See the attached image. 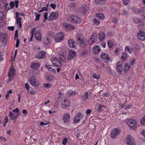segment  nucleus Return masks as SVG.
I'll use <instances>...</instances> for the list:
<instances>
[{
	"mask_svg": "<svg viewBox=\"0 0 145 145\" xmlns=\"http://www.w3.org/2000/svg\"><path fill=\"white\" fill-rule=\"evenodd\" d=\"M126 122L127 124L131 130H134L137 127V123L134 120L131 119H129L125 121Z\"/></svg>",
	"mask_w": 145,
	"mask_h": 145,
	"instance_id": "obj_1",
	"label": "nucleus"
},
{
	"mask_svg": "<svg viewBox=\"0 0 145 145\" xmlns=\"http://www.w3.org/2000/svg\"><path fill=\"white\" fill-rule=\"evenodd\" d=\"M29 81L30 84L34 87H37L39 86V82L35 77H31L29 78Z\"/></svg>",
	"mask_w": 145,
	"mask_h": 145,
	"instance_id": "obj_2",
	"label": "nucleus"
},
{
	"mask_svg": "<svg viewBox=\"0 0 145 145\" xmlns=\"http://www.w3.org/2000/svg\"><path fill=\"white\" fill-rule=\"evenodd\" d=\"M56 42H60L64 38V34L63 32H59L57 33L54 37Z\"/></svg>",
	"mask_w": 145,
	"mask_h": 145,
	"instance_id": "obj_3",
	"label": "nucleus"
},
{
	"mask_svg": "<svg viewBox=\"0 0 145 145\" xmlns=\"http://www.w3.org/2000/svg\"><path fill=\"white\" fill-rule=\"evenodd\" d=\"M126 144L128 145H136L134 140L130 135H128L126 137Z\"/></svg>",
	"mask_w": 145,
	"mask_h": 145,
	"instance_id": "obj_4",
	"label": "nucleus"
},
{
	"mask_svg": "<svg viewBox=\"0 0 145 145\" xmlns=\"http://www.w3.org/2000/svg\"><path fill=\"white\" fill-rule=\"evenodd\" d=\"M138 38L141 40H144L145 39V32L142 30L139 31L137 34Z\"/></svg>",
	"mask_w": 145,
	"mask_h": 145,
	"instance_id": "obj_5",
	"label": "nucleus"
},
{
	"mask_svg": "<svg viewBox=\"0 0 145 145\" xmlns=\"http://www.w3.org/2000/svg\"><path fill=\"white\" fill-rule=\"evenodd\" d=\"M68 44L70 48H75L76 47L77 43L72 39H70L68 41Z\"/></svg>",
	"mask_w": 145,
	"mask_h": 145,
	"instance_id": "obj_6",
	"label": "nucleus"
},
{
	"mask_svg": "<svg viewBox=\"0 0 145 145\" xmlns=\"http://www.w3.org/2000/svg\"><path fill=\"white\" fill-rule=\"evenodd\" d=\"M52 61L53 64L56 67H59L62 65L61 61L57 58L54 57L52 59Z\"/></svg>",
	"mask_w": 145,
	"mask_h": 145,
	"instance_id": "obj_7",
	"label": "nucleus"
},
{
	"mask_svg": "<svg viewBox=\"0 0 145 145\" xmlns=\"http://www.w3.org/2000/svg\"><path fill=\"white\" fill-rule=\"evenodd\" d=\"M58 14L57 12H52L48 16L49 20L56 19L58 17Z\"/></svg>",
	"mask_w": 145,
	"mask_h": 145,
	"instance_id": "obj_8",
	"label": "nucleus"
},
{
	"mask_svg": "<svg viewBox=\"0 0 145 145\" xmlns=\"http://www.w3.org/2000/svg\"><path fill=\"white\" fill-rule=\"evenodd\" d=\"M70 105V103L69 101L67 99H65L61 104V107L63 108H66L69 106Z\"/></svg>",
	"mask_w": 145,
	"mask_h": 145,
	"instance_id": "obj_9",
	"label": "nucleus"
},
{
	"mask_svg": "<svg viewBox=\"0 0 145 145\" xmlns=\"http://www.w3.org/2000/svg\"><path fill=\"white\" fill-rule=\"evenodd\" d=\"M120 133V132L117 129L115 128L113 129L110 134L111 137L113 138H115L116 135H117L118 133Z\"/></svg>",
	"mask_w": 145,
	"mask_h": 145,
	"instance_id": "obj_10",
	"label": "nucleus"
},
{
	"mask_svg": "<svg viewBox=\"0 0 145 145\" xmlns=\"http://www.w3.org/2000/svg\"><path fill=\"white\" fill-rule=\"evenodd\" d=\"M123 69L122 65L121 62H119L117 63L116 69L117 72L119 74H121L122 73Z\"/></svg>",
	"mask_w": 145,
	"mask_h": 145,
	"instance_id": "obj_11",
	"label": "nucleus"
},
{
	"mask_svg": "<svg viewBox=\"0 0 145 145\" xmlns=\"http://www.w3.org/2000/svg\"><path fill=\"white\" fill-rule=\"evenodd\" d=\"M76 52L74 51L70 50L69 52V55L67 56V59L70 60L72 59L75 56Z\"/></svg>",
	"mask_w": 145,
	"mask_h": 145,
	"instance_id": "obj_12",
	"label": "nucleus"
},
{
	"mask_svg": "<svg viewBox=\"0 0 145 145\" xmlns=\"http://www.w3.org/2000/svg\"><path fill=\"white\" fill-rule=\"evenodd\" d=\"M83 35L81 33H78L77 35L76 39L77 41L79 42L80 44L84 43V40H83Z\"/></svg>",
	"mask_w": 145,
	"mask_h": 145,
	"instance_id": "obj_13",
	"label": "nucleus"
},
{
	"mask_svg": "<svg viewBox=\"0 0 145 145\" xmlns=\"http://www.w3.org/2000/svg\"><path fill=\"white\" fill-rule=\"evenodd\" d=\"M19 14L18 12H16V18L17 24H19V26L20 28L22 27V24L21 23V18L19 17Z\"/></svg>",
	"mask_w": 145,
	"mask_h": 145,
	"instance_id": "obj_14",
	"label": "nucleus"
},
{
	"mask_svg": "<svg viewBox=\"0 0 145 145\" xmlns=\"http://www.w3.org/2000/svg\"><path fill=\"white\" fill-rule=\"evenodd\" d=\"M35 32V36L36 40L38 41H40L41 40L40 31V30H37Z\"/></svg>",
	"mask_w": 145,
	"mask_h": 145,
	"instance_id": "obj_15",
	"label": "nucleus"
},
{
	"mask_svg": "<svg viewBox=\"0 0 145 145\" xmlns=\"http://www.w3.org/2000/svg\"><path fill=\"white\" fill-rule=\"evenodd\" d=\"M63 118L65 123L68 122L69 121V120L70 118L69 114V113L64 114L63 116Z\"/></svg>",
	"mask_w": 145,
	"mask_h": 145,
	"instance_id": "obj_16",
	"label": "nucleus"
},
{
	"mask_svg": "<svg viewBox=\"0 0 145 145\" xmlns=\"http://www.w3.org/2000/svg\"><path fill=\"white\" fill-rule=\"evenodd\" d=\"M15 73V70L14 66L13 65H12L10 69L9 72V77L11 78Z\"/></svg>",
	"mask_w": 145,
	"mask_h": 145,
	"instance_id": "obj_17",
	"label": "nucleus"
},
{
	"mask_svg": "<svg viewBox=\"0 0 145 145\" xmlns=\"http://www.w3.org/2000/svg\"><path fill=\"white\" fill-rule=\"evenodd\" d=\"M45 54V52L42 51L38 53L36 55V56L38 59H43L44 58Z\"/></svg>",
	"mask_w": 145,
	"mask_h": 145,
	"instance_id": "obj_18",
	"label": "nucleus"
},
{
	"mask_svg": "<svg viewBox=\"0 0 145 145\" xmlns=\"http://www.w3.org/2000/svg\"><path fill=\"white\" fill-rule=\"evenodd\" d=\"M99 46H97L93 48V49L92 53L94 55H96L97 53H99L100 50V48H99Z\"/></svg>",
	"mask_w": 145,
	"mask_h": 145,
	"instance_id": "obj_19",
	"label": "nucleus"
},
{
	"mask_svg": "<svg viewBox=\"0 0 145 145\" xmlns=\"http://www.w3.org/2000/svg\"><path fill=\"white\" fill-rule=\"evenodd\" d=\"M40 66V64L38 63L33 62L31 63L30 67L34 69H37Z\"/></svg>",
	"mask_w": 145,
	"mask_h": 145,
	"instance_id": "obj_20",
	"label": "nucleus"
},
{
	"mask_svg": "<svg viewBox=\"0 0 145 145\" xmlns=\"http://www.w3.org/2000/svg\"><path fill=\"white\" fill-rule=\"evenodd\" d=\"M100 56L103 59H105L107 61H108L110 59V58L108 57V55L104 52H102Z\"/></svg>",
	"mask_w": 145,
	"mask_h": 145,
	"instance_id": "obj_21",
	"label": "nucleus"
},
{
	"mask_svg": "<svg viewBox=\"0 0 145 145\" xmlns=\"http://www.w3.org/2000/svg\"><path fill=\"white\" fill-rule=\"evenodd\" d=\"M99 35V39L100 41H102L105 39V35L103 32H101Z\"/></svg>",
	"mask_w": 145,
	"mask_h": 145,
	"instance_id": "obj_22",
	"label": "nucleus"
},
{
	"mask_svg": "<svg viewBox=\"0 0 145 145\" xmlns=\"http://www.w3.org/2000/svg\"><path fill=\"white\" fill-rule=\"evenodd\" d=\"M131 65L129 64L126 63L124 65V68L123 69V71L124 72H126L129 71Z\"/></svg>",
	"mask_w": 145,
	"mask_h": 145,
	"instance_id": "obj_23",
	"label": "nucleus"
},
{
	"mask_svg": "<svg viewBox=\"0 0 145 145\" xmlns=\"http://www.w3.org/2000/svg\"><path fill=\"white\" fill-rule=\"evenodd\" d=\"M64 25L67 29H70L73 30H74L75 29V27L73 25L69 23H65L64 24Z\"/></svg>",
	"mask_w": 145,
	"mask_h": 145,
	"instance_id": "obj_24",
	"label": "nucleus"
},
{
	"mask_svg": "<svg viewBox=\"0 0 145 145\" xmlns=\"http://www.w3.org/2000/svg\"><path fill=\"white\" fill-rule=\"evenodd\" d=\"M88 92H86L81 97V99L83 101H86L88 98Z\"/></svg>",
	"mask_w": 145,
	"mask_h": 145,
	"instance_id": "obj_25",
	"label": "nucleus"
},
{
	"mask_svg": "<svg viewBox=\"0 0 145 145\" xmlns=\"http://www.w3.org/2000/svg\"><path fill=\"white\" fill-rule=\"evenodd\" d=\"M95 2L97 5L99 4L102 5L105 4L106 1L105 0H95Z\"/></svg>",
	"mask_w": 145,
	"mask_h": 145,
	"instance_id": "obj_26",
	"label": "nucleus"
},
{
	"mask_svg": "<svg viewBox=\"0 0 145 145\" xmlns=\"http://www.w3.org/2000/svg\"><path fill=\"white\" fill-rule=\"evenodd\" d=\"M66 55H65L63 53V54H61L59 55V58L60 60L63 62H65L66 60Z\"/></svg>",
	"mask_w": 145,
	"mask_h": 145,
	"instance_id": "obj_27",
	"label": "nucleus"
},
{
	"mask_svg": "<svg viewBox=\"0 0 145 145\" xmlns=\"http://www.w3.org/2000/svg\"><path fill=\"white\" fill-rule=\"evenodd\" d=\"M121 58L122 61H124L127 58V54L126 52H123L122 53L121 56Z\"/></svg>",
	"mask_w": 145,
	"mask_h": 145,
	"instance_id": "obj_28",
	"label": "nucleus"
},
{
	"mask_svg": "<svg viewBox=\"0 0 145 145\" xmlns=\"http://www.w3.org/2000/svg\"><path fill=\"white\" fill-rule=\"evenodd\" d=\"M70 21L76 23V19H77V17L72 15L69 17Z\"/></svg>",
	"mask_w": 145,
	"mask_h": 145,
	"instance_id": "obj_29",
	"label": "nucleus"
},
{
	"mask_svg": "<svg viewBox=\"0 0 145 145\" xmlns=\"http://www.w3.org/2000/svg\"><path fill=\"white\" fill-rule=\"evenodd\" d=\"M73 119L74 120V123H78L80 121V120H81L80 118H79V117H78V116L76 115L74 117Z\"/></svg>",
	"mask_w": 145,
	"mask_h": 145,
	"instance_id": "obj_30",
	"label": "nucleus"
},
{
	"mask_svg": "<svg viewBox=\"0 0 145 145\" xmlns=\"http://www.w3.org/2000/svg\"><path fill=\"white\" fill-rule=\"evenodd\" d=\"M96 17L97 18H99L100 20H103L104 18V15L102 13L97 14H96Z\"/></svg>",
	"mask_w": 145,
	"mask_h": 145,
	"instance_id": "obj_31",
	"label": "nucleus"
},
{
	"mask_svg": "<svg viewBox=\"0 0 145 145\" xmlns=\"http://www.w3.org/2000/svg\"><path fill=\"white\" fill-rule=\"evenodd\" d=\"M144 21H142L141 23L138 25V28L141 29H145V25L143 24Z\"/></svg>",
	"mask_w": 145,
	"mask_h": 145,
	"instance_id": "obj_32",
	"label": "nucleus"
},
{
	"mask_svg": "<svg viewBox=\"0 0 145 145\" xmlns=\"http://www.w3.org/2000/svg\"><path fill=\"white\" fill-rule=\"evenodd\" d=\"M6 38V34L5 33L2 34L1 36L0 39L2 41L5 40Z\"/></svg>",
	"mask_w": 145,
	"mask_h": 145,
	"instance_id": "obj_33",
	"label": "nucleus"
},
{
	"mask_svg": "<svg viewBox=\"0 0 145 145\" xmlns=\"http://www.w3.org/2000/svg\"><path fill=\"white\" fill-rule=\"evenodd\" d=\"M92 22H93V24L95 25H99L100 24V22L96 19H93L92 20Z\"/></svg>",
	"mask_w": 145,
	"mask_h": 145,
	"instance_id": "obj_34",
	"label": "nucleus"
},
{
	"mask_svg": "<svg viewBox=\"0 0 145 145\" xmlns=\"http://www.w3.org/2000/svg\"><path fill=\"white\" fill-rule=\"evenodd\" d=\"M133 48L137 50H139L140 49V47L139 45L137 44H135L133 46Z\"/></svg>",
	"mask_w": 145,
	"mask_h": 145,
	"instance_id": "obj_35",
	"label": "nucleus"
},
{
	"mask_svg": "<svg viewBox=\"0 0 145 145\" xmlns=\"http://www.w3.org/2000/svg\"><path fill=\"white\" fill-rule=\"evenodd\" d=\"M44 43L48 45L49 44L50 40L49 38L48 37H45L44 39Z\"/></svg>",
	"mask_w": 145,
	"mask_h": 145,
	"instance_id": "obj_36",
	"label": "nucleus"
},
{
	"mask_svg": "<svg viewBox=\"0 0 145 145\" xmlns=\"http://www.w3.org/2000/svg\"><path fill=\"white\" fill-rule=\"evenodd\" d=\"M130 46H128L125 48V50L128 51L130 54H131L133 52Z\"/></svg>",
	"mask_w": 145,
	"mask_h": 145,
	"instance_id": "obj_37",
	"label": "nucleus"
},
{
	"mask_svg": "<svg viewBox=\"0 0 145 145\" xmlns=\"http://www.w3.org/2000/svg\"><path fill=\"white\" fill-rule=\"evenodd\" d=\"M71 10H73L76 7V4L75 3H72L70 4L69 5Z\"/></svg>",
	"mask_w": 145,
	"mask_h": 145,
	"instance_id": "obj_38",
	"label": "nucleus"
},
{
	"mask_svg": "<svg viewBox=\"0 0 145 145\" xmlns=\"http://www.w3.org/2000/svg\"><path fill=\"white\" fill-rule=\"evenodd\" d=\"M36 29V28H33V29L32 31H31V36L30 39L29 40V41H31L32 40V38L33 37V35H34V33L35 32V31Z\"/></svg>",
	"mask_w": 145,
	"mask_h": 145,
	"instance_id": "obj_39",
	"label": "nucleus"
},
{
	"mask_svg": "<svg viewBox=\"0 0 145 145\" xmlns=\"http://www.w3.org/2000/svg\"><path fill=\"white\" fill-rule=\"evenodd\" d=\"M140 123L142 125H145V114L141 119Z\"/></svg>",
	"mask_w": 145,
	"mask_h": 145,
	"instance_id": "obj_40",
	"label": "nucleus"
},
{
	"mask_svg": "<svg viewBox=\"0 0 145 145\" xmlns=\"http://www.w3.org/2000/svg\"><path fill=\"white\" fill-rule=\"evenodd\" d=\"M45 67H46L50 71L53 72L54 70V69L51 67L50 65H45Z\"/></svg>",
	"mask_w": 145,
	"mask_h": 145,
	"instance_id": "obj_41",
	"label": "nucleus"
},
{
	"mask_svg": "<svg viewBox=\"0 0 145 145\" xmlns=\"http://www.w3.org/2000/svg\"><path fill=\"white\" fill-rule=\"evenodd\" d=\"M97 35L96 33H94L91 37L90 39L94 40H95L96 37H97Z\"/></svg>",
	"mask_w": 145,
	"mask_h": 145,
	"instance_id": "obj_42",
	"label": "nucleus"
},
{
	"mask_svg": "<svg viewBox=\"0 0 145 145\" xmlns=\"http://www.w3.org/2000/svg\"><path fill=\"white\" fill-rule=\"evenodd\" d=\"M88 51L86 50H84L82 52L81 54L83 56H85L88 53Z\"/></svg>",
	"mask_w": 145,
	"mask_h": 145,
	"instance_id": "obj_43",
	"label": "nucleus"
},
{
	"mask_svg": "<svg viewBox=\"0 0 145 145\" xmlns=\"http://www.w3.org/2000/svg\"><path fill=\"white\" fill-rule=\"evenodd\" d=\"M41 14H37V13H36L35 14L36 18L35 19V20L38 21L39 19Z\"/></svg>",
	"mask_w": 145,
	"mask_h": 145,
	"instance_id": "obj_44",
	"label": "nucleus"
},
{
	"mask_svg": "<svg viewBox=\"0 0 145 145\" xmlns=\"http://www.w3.org/2000/svg\"><path fill=\"white\" fill-rule=\"evenodd\" d=\"M76 116H77L78 117H79V118H80L81 119H82L84 116L83 114H81L80 112H78Z\"/></svg>",
	"mask_w": 145,
	"mask_h": 145,
	"instance_id": "obj_45",
	"label": "nucleus"
},
{
	"mask_svg": "<svg viewBox=\"0 0 145 145\" xmlns=\"http://www.w3.org/2000/svg\"><path fill=\"white\" fill-rule=\"evenodd\" d=\"M107 45L110 47L111 48L112 46L113 45V42L112 41L110 40L108 42Z\"/></svg>",
	"mask_w": 145,
	"mask_h": 145,
	"instance_id": "obj_46",
	"label": "nucleus"
},
{
	"mask_svg": "<svg viewBox=\"0 0 145 145\" xmlns=\"http://www.w3.org/2000/svg\"><path fill=\"white\" fill-rule=\"evenodd\" d=\"M68 141L67 139L66 138H64L62 144L63 145H65Z\"/></svg>",
	"mask_w": 145,
	"mask_h": 145,
	"instance_id": "obj_47",
	"label": "nucleus"
},
{
	"mask_svg": "<svg viewBox=\"0 0 145 145\" xmlns=\"http://www.w3.org/2000/svg\"><path fill=\"white\" fill-rule=\"evenodd\" d=\"M45 88H49L52 86V85L49 83H45L44 84Z\"/></svg>",
	"mask_w": 145,
	"mask_h": 145,
	"instance_id": "obj_48",
	"label": "nucleus"
},
{
	"mask_svg": "<svg viewBox=\"0 0 145 145\" xmlns=\"http://www.w3.org/2000/svg\"><path fill=\"white\" fill-rule=\"evenodd\" d=\"M19 116V113L17 114L16 115L14 116H13V117L11 118V119L12 120H14L15 121L16 120V119L18 118V117Z\"/></svg>",
	"mask_w": 145,
	"mask_h": 145,
	"instance_id": "obj_49",
	"label": "nucleus"
},
{
	"mask_svg": "<svg viewBox=\"0 0 145 145\" xmlns=\"http://www.w3.org/2000/svg\"><path fill=\"white\" fill-rule=\"evenodd\" d=\"M48 13L47 12H46L44 14V19L45 20H43V21H45L47 19V16L48 15Z\"/></svg>",
	"mask_w": 145,
	"mask_h": 145,
	"instance_id": "obj_50",
	"label": "nucleus"
},
{
	"mask_svg": "<svg viewBox=\"0 0 145 145\" xmlns=\"http://www.w3.org/2000/svg\"><path fill=\"white\" fill-rule=\"evenodd\" d=\"M93 77H94L96 79H99L100 78V76L99 75H97L95 73H94L93 74Z\"/></svg>",
	"mask_w": 145,
	"mask_h": 145,
	"instance_id": "obj_51",
	"label": "nucleus"
},
{
	"mask_svg": "<svg viewBox=\"0 0 145 145\" xmlns=\"http://www.w3.org/2000/svg\"><path fill=\"white\" fill-rule=\"evenodd\" d=\"M59 103V102L58 100H56L54 103V106L56 107H58Z\"/></svg>",
	"mask_w": 145,
	"mask_h": 145,
	"instance_id": "obj_52",
	"label": "nucleus"
},
{
	"mask_svg": "<svg viewBox=\"0 0 145 145\" xmlns=\"http://www.w3.org/2000/svg\"><path fill=\"white\" fill-rule=\"evenodd\" d=\"M18 37V32L17 30H16L15 32L14 39H16Z\"/></svg>",
	"mask_w": 145,
	"mask_h": 145,
	"instance_id": "obj_53",
	"label": "nucleus"
},
{
	"mask_svg": "<svg viewBox=\"0 0 145 145\" xmlns=\"http://www.w3.org/2000/svg\"><path fill=\"white\" fill-rule=\"evenodd\" d=\"M50 7L52 8L54 10L56 8V5L55 4H54L53 3H51L50 4Z\"/></svg>",
	"mask_w": 145,
	"mask_h": 145,
	"instance_id": "obj_54",
	"label": "nucleus"
},
{
	"mask_svg": "<svg viewBox=\"0 0 145 145\" xmlns=\"http://www.w3.org/2000/svg\"><path fill=\"white\" fill-rule=\"evenodd\" d=\"M123 5H127L129 3V0H123Z\"/></svg>",
	"mask_w": 145,
	"mask_h": 145,
	"instance_id": "obj_55",
	"label": "nucleus"
},
{
	"mask_svg": "<svg viewBox=\"0 0 145 145\" xmlns=\"http://www.w3.org/2000/svg\"><path fill=\"white\" fill-rule=\"evenodd\" d=\"M117 20L116 18L115 17H114L113 18L112 20V22L114 24H116L117 23Z\"/></svg>",
	"mask_w": 145,
	"mask_h": 145,
	"instance_id": "obj_56",
	"label": "nucleus"
},
{
	"mask_svg": "<svg viewBox=\"0 0 145 145\" xmlns=\"http://www.w3.org/2000/svg\"><path fill=\"white\" fill-rule=\"evenodd\" d=\"M10 5L11 8H14L15 5L14 2L13 1L11 2L10 4Z\"/></svg>",
	"mask_w": 145,
	"mask_h": 145,
	"instance_id": "obj_57",
	"label": "nucleus"
},
{
	"mask_svg": "<svg viewBox=\"0 0 145 145\" xmlns=\"http://www.w3.org/2000/svg\"><path fill=\"white\" fill-rule=\"evenodd\" d=\"M25 87L28 91L29 90V87L28 83H26L25 84Z\"/></svg>",
	"mask_w": 145,
	"mask_h": 145,
	"instance_id": "obj_58",
	"label": "nucleus"
},
{
	"mask_svg": "<svg viewBox=\"0 0 145 145\" xmlns=\"http://www.w3.org/2000/svg\"><path fill=\"white\" fill-rule=\"evenodd\" d=\"M94 40L89 39L88 41V43L90 44H91L94 43Z\"/></svg>",
	"mask_w": 145,
	"mask_h": 145,
	"instance_id": "obj_59",
	"label": "nucleus"
},
{
	"mask_svg": "<svg viewBox=\"0 0 145 145\" xmlns=\"http://www.w3.org/2000/svg\"><path fill=\"white\" fill-rule=\"evenodd\" d=\"M14 26H10L7 27V29L10 30L11 31H12L14 30Z\"/></svg>",
	"mask_w": 145,
	"mask_h": 145,
	"instance_id": "obj_60",
	"label": "nucleus"
},
{
	"mask_svg": "<svg viewBox=\"0 0 145 145\" xmlns=\"http://www.w3.org/2000/svg\"><path fill=\"white\" fill-rule=\"evenodd\" d=\"M120 50L119 48L118 47H117L116 48V50L115 51L114 53L115 54H116V55H117L118 54H117L118 52H119Z\"/></svg>",
	"mask_w": 145,
	"mask_h": 145,
	"instance_id": "obj_61",
	"label": "nucleus"
},
{
	"mask_svg": "<svg viewBox=\"0 0 145 145\" xmlns=\"http://www.w3.org/2000/svg\"><path fill=\"white\" fill-rule=\"evenodd\" d=\"M104 106L103 105H100L99 106L98 110L99 111H101L102 107Z\"/></svg>",
	"mask_w": 145,
	"mask_h": 145,
	"instance_id": "obj_62",
	"label": "nucleus"
},
{
	"mask_svg": "<svg viewBox=\"0 0 145 145\" xmlns=\"http://www.w3.org/2000/svg\"><path fill=\"white\" fill-rule=\"evenodd\" d=\"M81 10H82V13H86L87 11V10L86 8H82Z\"/></svg>",
	"mask_w": 145,
	"mask_h": 145,
	"instance_id": "obj_63",
	"label": "nucleus"
},
{
	"mask_svg": "<svg viewBox=\"0 0 145 145\" xmlns=\"http://www.w3.org/2000/svg\"><path fill=\"white\" fill-rule=\"evenodd\" d=\"M122 14V15H128V12L125 10H123Z\"/></svg>",
	"mask_w": 145,
	"mask_h": 145,
	"instance_id": "obj_64",
	"label": "nucleus"
}]
</instances>
